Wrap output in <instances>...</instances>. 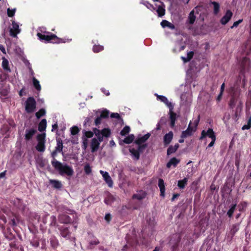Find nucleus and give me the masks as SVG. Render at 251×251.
Returning <instances> with one entry per match:
<instances>
[{
    "label": "nucleus",
    "instance_id": "f257e3e1",
    "mask_svg": "<svg viewBox=\"0 0 251 251\" xmlns=\"http://www.w3.org/2000/svg\"><path fill=\"white\" fill-rule=\"evenodd\" d=\"M39 30L41 31V32H38L37 35L41 41L57 44L69 43L72 41V39L59 38L54 34L47 32L45 31L44 27H41Z\"/></svg>",
    "mask_w": 251,
    "mask_h": 251
},
{
    "label": "nucleus",
    "instance_id": "f03ea898",
    "mask_svg": "<svg viewBox=\"0 0 251 251\" xmlns=\"http://www.w3.org/2000/svg\"><path fill=\"white\" fill-rule=\"evenodd\" d=\"M93 131L97 138L92 139L90 146L92 152H94L98 150L100 143L103 140V137H107L110 135V130L108 128H103L100 130L95 128Z\"/></svg>",
    "mask_w": 251,
    "mask_h": 251
},
{
    "label": "nucleus",
    "instance_id": "7ed1b4c3",
    "mask_svg": "<svg viewBox=\"0 0 251 251\" xmlns=\"http://www.w3.org/2000/svg\"><path fill=\"white\" fill-rule=\"evenodd\" d=\"M52 166L57 170L61 175H66L68 176H72L74 174L73 168L66 164H62L61 162L53 159L51 161Z\"/></svg>",
    "mask_w": 251,
    "mask_h": 251
},
{
    "label": "nucleus",
    "instance_id": "20e7f679",
    "mask_svg": "<svg viewBox=\"0 0 251 251\" xmlns=\"http://www.w3.org/2000/svg\"><path fill=\"white\" fill-rule=\"evenodd\" d=\"M207 137L210 138L211 140L207 148L212 147L214 145L216 140V135L212 129L209 128L207 130H203L201 131L200 139L203 140Z\"/></svg>",
    "mask_w": 251,
    "mask_h": 251
},
{
    "label": "nucleus",
    "instance_id": "39448f33",
    "mask_svg": "<svg viewBox=\"0 0 251 251\" xmlns=\"http://www.w3.org/2000/svg\"><path fill=\"white\" fill-rule=\"evenodd\" d=\"M36 106V102L33 97L28 98L25 102V110L27 113L33 112Z\"/></svg>",
    "mask_w": 251,
    "mask_h": 251
},
{
    "label": "nucleus",
    "instance_id": "423d86ee",
    "mask_svg": "<svg viewBox=\"0 0 251 251\" xmlns=\"http://www.w3.org/2000/svg\"><path fill=\"white\" fill-rule=\"evenodd\" d=\"M46 134L43 133L37 136L38 144L36 147V150L40 152H44L45 150Z\"/></svg>",
    "mask_w": 251,
    "mask_h": 251
},
{
    "label": "nucleus",
    "instance_id": "0eeeda50",
    "mask_svg": "<svg viewBox=\"0 0 251 251\" xmlns=\"http://www.w3.org/2000/svg\"><path fill=\"white\" fill-rule=\"evenodd\" d=\"M181 104L184 105H189L192 101V95L190 92H185L182 94L180 97Z\"/></svg>",
    "mask_w": 251,
    "mask_h": 251
},
{
    "label": "nucleus",
    "instance_id": "6e6552de",
    "mask_svg": "<svg viewBox=\"0 0 251 251\" xmlns=\"http://www.w3.org/2000/svg\"><path fill=\"white\" fill-rule=\"evenodd\" d=\"M20 31L19 25L15 21H12L11 27L10 28V35L13 37H16Z\"/></svg>",
    "mask_w": 251,
    "mask_h": 251
},
{
    "label": "nucleus",
    "instance_id": "1a4fd4ad",
    "mask_svg": "<svg viewBox=\"0 0 251 251\" xmlns=\"http://www.w3.org/2000/svg\"><path fill=\"white\" fill-rule=\"evenodd\" d=\"M155 95L157 97V100L163 102L169 108L170 111L173 110L174 104L171 102H170L166 97L159 95L157 94H155Z\"/></svg>",
    "mask_w": 251,
    "mask_h": 251
},
{
    "label": "nucleus",
    "instance_id": "9d476101",
    "mask_svg": "<svg viewBox=\"0 0 251 251\" xmlns=\"http://www.w3.org/2000/svg\"><path fill=\"white\" fill-rule=\"evenodd\" d=\"M100 174L102 175L103 178L104 179L105 182L107 183L109 187L113 186V181L109 176V174L107 172H105L102 170L100 171Z\"/></svg>",
    "mask_w": 251,
    "mask_h": 251
},
{
    "label": "nucleus",
    "instance_id": "9b49d317",
    "mask_svg": "<svg viewBox=\"0 0 251 251\" xmlns=\"http://www.w3.org/2000/svg\"><path fill=\"white\" fill-rule=\"evenodd\" d=\"M191 122L190 123L187 129L186 130L183 131L182 132V134L181 135V137L182 138H186L188 136H190L192 135V134L194 132H195V129H194L192 126H191Z\"/></svg>",
    "mask_w": 251,
    "mask_h": 251
},
{
    "label": "nucleus",
    "instance_id": "f8f14e48",
    "mask_svg": "<svg viewBox=\"0 0 251 251\" xmlns=\"http://www.w3.org/2000/svg\"><path fill=\"white\" fill-rule=\"evenodd\" d=\"M232 15H233V14L230 10H227L226 12L225 15L221 19V21H220L221 23L223 25H225L226 24H227L229 21V20L231 19V18L232 16Z\"/></svg>",
    "mask_w": 251,
    "mask_h": 251
},
{
    "label": "nucleus",
    "instance_id": "ddd939ff",
    "mask_svg": "<svg viewBox=\"0 0 251 251\" xmlns=\"http://www.w3.org/2000/svg\"><path fill=\"white\" fill-rule=\"evenodd\" d=\"M229 92L230 93L231 95V99L230 100L229 105L231 107L233 108L236 102V99L235 98V88L234 87H231L229 89Z\"/></svg>",
    "mask_w": 251,
    "mask_h": 251
},
{
    "label": "nucleus",
    "instance_id": "4468645a",
    "mask_svg": "<svg viewBox=\"0 0 251 251\" xmlns=\"http://www.w3.org/2000/svg\"><path fill=\"white\" fill-rule=\"evenodd\" d=\"M157 10L156 12L157 13L158 16L159 17H162L165 14V8L164 5L161 2H159V4H156L155 5Z\"/></svg>",
    "mask_w": 251,
    "mask_h": 251
},
{
    "label": "nucleus",
    "instance_id": "2eb2a0df",
    "mask_svg": "<svg viewBox=\"0 0 251 251\" xmlns=\"http://www.w3.org/2000/svg\"><path fill=\"white\" fill-rule=\"evenodd\" d=\"M174 134L172 131H170L166 134L163 137V142L165 145L169 144L173 138Z\"/></svg>",
    "mask_w": 251,
    "mask_h": 251
},
{
    "label": "nucleus",
    "instance_id": "dca6fc26",
    "mask_svg": "<svg viewBox=\"0 0 251 251\" xmlns=\"http://www.w3.org/2000/svg\"><path fill=\"white\" fill-rule=\"evenodd\" d=\"M36 132V130L34 128H30L25 130V139L29 140L32 138L33 136Z\"/></svg>",
    "mask_w": 251,
    "mask_h": 251
},
{
    "label": "nucleus",
    "instance_id": "f3484780",
    "mask_svg": "<svg viewBox=\"0 0 251 251\" xmlns=\"http://www.w3.org/2000/svg\"><path fill=\"white\" fill-rule=\"evenodd\" d=\"M60 233L62 237L67 239H70V232L69 231L67 227L63 226L60 229Z\"/></svg>",
    "mask_w": 251,
    "mask_h": 251
},
{
    "label": "nucleus",
    "instance_id": "a211bd4d",
    "mask_svg": "<svg viewBox=\"0 0 251 251\" xmlns=\"http://www.w3.org/2000/svg\"><path fill=\"white\" fill-rule=\"evenodd\" d=\"M2 67L3 70L7 72H10L11 70L9 67V61L4 57H2Z\"/></svg>",
    "mask_w": 251,
    "mask_h": 251
},
{
    "label": "nucleus",
    "instance_id": "6ab92c4d",
    "mask_svg": "<svg viewBox=\"0 0 251 251\" xmlns=\"http://www.w3.org/2000/svg\"><path fill=\"white\" fill-rule=\"evenodd\" d=\"M160 24L163 28L167 27L171 29H174L175 28L174 25L166 20H163Z\"/></svg>",
    "mask_w": 251,
    "mask_h": 251
},
{
    "label": "nucleus",
    "instance_id": "aec40b11",
    "mask_svg": "<svg viewBox=\"0 0 251 251\" xmlns=\"http://www.w3.org/2000/svg\"><path fill=\"white\" fill-rule=\"evenodd\" d=\"M129 151L131 153V154L132 156V157L134 159L138 160L139 158V152L138 151V148L137 149H135L134 148H130L129 149Z\"/></svg>",
    "mask_w": 251,
    "mask_h": 251
},
{
    "label": "nucleus",
    "instance_id": "412c9836",
    "mask_svg": "<svg viewBox=\"0 0 251 251\" xmlns=\"http://www.w3.org/2000/svg\"><path fill=\"white\" fill-rule=\"evenodd\" d=\"M158 186L160 191V195L162 197H164L165 195V185L164 183V181L162 179H159L158 180Z\"/></svg>",
    "mask_w": 251,
    "mask_h": 251
},
{
    "label": "nucleus",
    "instance_id": "4be33fe9",
    "mask_svg": "<svg viewBox=\"0 0 251 251\" xmlns=\"http://www.w3.org/2000/svg\"><path fill=\"white\" fill-rule=\"evenodd\" d=\"M170 119L171 121V126L174 127L175 125V122L176 120V113L173 112V110H169Z\"/></svg>",
    "mask_w": 251,
    "mask_h": 251
},
{
    "label": "nucleus",
    "instance_id": "5701e85b",
    "mask_svg": "<svg viewBox=\"0 0 251 251\" xmlns=\"http://www.w3.org/2000/svg\"><path fill=\"white\" fill-rule=\"evenodd\" d=\"M58 219L62 223H68L71 221L70 217L66 215H60Z\"/></svg>",
    "mask_w": 251,
    "mask_h": 251
},
{
    "label": "nucleus",
    "instance_id": "b1692460",
    "mask_svg": "<svg viewBox=\"0 0 251 251\" xmlns=\"http://www.w3.org/2000/svg\"><path fill=\"white\" fill-rule=\"evenodd\" d=\"M47 127V121L45 119H42L38 126V130L40 132L44 131Z\"/></svg>",
    "mask_w": 251,
    "mask_h": 251
},
{
    "label": "nucleus",
    "instance_id": "393cba45",
    "mask_svg": "<svg viewBox=\"0 0 251 251\" xmlns=\"http://www.w3.org/2000/svg\"><path fill=\"white\" fill-rule=\"evenodd\" d=\"M146 194L144 191H140L137 194L133 195L132 198L134 199H137L138 200H141L145 198Z\"/></svg>",
    "mask_w": 251,
    "mask_h": 251
},
{
    "label": "nucleus",
    "instance_id": "a878e982",
    "mask_svg": "<svg viewBox=\"0 0 251 251\" xmlns=\"http://www.w3.org/2000/svg\"><path fill=\"white\" fill-rule=\"evenodd\" d=\"M179 161L180 160L179 159L174 157L171 159L169 162L167 164V167L168 168H170L172 166L176 167V165L179 162Z\"/></svg>",
    "mask_w": 251,
    "mask_h": 251
},
{
    "label": "nucleus",
    "instance_id": "bb28decb",
    "mask_svg": "<svg viewBox=\"0 0 251 251\" xmlns=\"http://www.w3.org/2000/svg\"><path fill=\"white\" fill-rule=\"evenodd\" d=\"M239 225L238 224H234L232 226L229 232V234H230L231 238L237 232V231L239 230Z\"/></svg>",
    "mask_w": 251,
    "mask_h": 251
},
{
    "label": "nucleus",
    "instance_id": "cd10ccee",
    "mask_svg": "<svg viewBox=\"0 0 251 251\" xmlns=\"http://www.w3.org/2000/svg\"><path fill=\"white\" fill-rule=\"evenodd\" d=\"M115 200V198L110 194H107L104 202L107 205L111 204Z\"/></svg>",
    "mask_w": 251,
    "mask_h": 251
},
{
    "label": "nucleus",
    "instance_id": "c85d7f7f",
    "mask_svg": "<svg viewBox=\"0 0 251 251\" xmlns=\"http://www.w3.org/2000/svg\"><path fill=\"white\" fill-rule=\"evenodd\" d=\"M33 85L36 90L40 92L41 90V86L40 84L39 81L37 80L35 77H32Z\"/></svg>",
    "mask_w": 251,
    "mask_h": 251
},
{
    "label": "nucleus",
    "instance_id": "c756f323",
    "mask_svg": "<svg viewBox=\"0 0 251 251\" xmlns=\"http://www.w3.org/2000/svg\"><path fill=\"white\" fill-rule=\"evenodd\" d=\"M179 145L178 144H176L175 146H171L169 147L167 150V154L170 155L174 152H175L178 148Z\"/></svg>",
    "mask_w": 251,
    "mask_h": 251
},
{
    "label": "nucleus",
    "instance_id": "7c9ffc66",
    "mask_svg": "<svg viewBox=\"0 0 251 251\" xmlns=\"http://www.w3.org/2000/svg\"><path fill=\"white\" fill-rule=\"evenodd\" d=\"M151 134L150 133H147L141 137H139L137 140V143L139 144L143 143L146 141L150 137Z\"/></svg>",
    "mask_w": 251,
    "mask_h": 251
},
{
    "label": "nucleus",
    "instance_id": "2f4dec72",
    "mask_svg": "<svg viewBox=\"0 0 251 251\" xmlns=\"http://www.w3.org/2000/svg\"><path fill=\"white\" fill-rule=\"evenodd\" d=\"M193 55H194V52L193 51H189L187 53L186 57L182 56L181 59L184 63H186V62L190 61L193 57Z\"/></svg>",
    "mask_w": 251,
    "mask_h": 251
},
{
    "label": "nucleus",
    "instance_id": "473e14b6",
    "mask_svg": "<svg viewBox=\"0 0 251 251\" xmlns=\"http://www.w3.org/2000/svg\"><path fill=\"white\" fill-rule=\"evenodd\" d=\"M188 179L184 178L182 180H179L178 181L177 186L180 189L184 188L185 185L187 183Z\"/></svg>",
    "mask_w": 251,
    "mask_h": 251
},
{
    "label": "nucleus",
    "instance_id": "72a5a7b5",
    "mask_svg": "<svg viewBox=\"0 0 251 251\" xmlns=\"http://www.w3.org/2000/svg\"><path fill=\"white\" fill-rule=\"evenodd\" d=\"M50 183L55 188H60L62 187V184L59 181L56 180H50Z\"/></svg>",
    "mask_w": 251,
    "mask_h": 251
},
{
    "label": "nucleus",
    "instance_id": "f704fd0d",
    "mask_svg": "<svg viewBox=\"0 0 251 251\" xmlns=\"http://www.w3.org/2000/svg\"><path fill=\"white\" fill-rule=\"evenodd\" d=\"M196 17L194 15V10H192L191 11V12L189 14V17H188V21L189 23L190 24H193L194 22L195 21Z\"/></svg>",
    "mask_w": 251,
    "mask_h": 251
},
{
    "label": "nucleus",
    "instance_id": "c9c22d12",
    "mask_svg": "<svg viewBox=\"0 0 251 251\" xmlns=\"http://www.w3.org/2000/svg\"><path fill=\"white\" fill-rule=\"evenodd\" d=\"M134 139V136L133 134H130L125 138L124 142L126 144H130L133 142Z\"/></svg>",
    "mask_w": 251,
    "mask_h": 251
},
{
    "label": "nucleus",
    "instance_id": "e433bc0d",
    "mask_svg": "<svg viewBox=\"0 0 251 251\" xmlns=\"http://www.w3.org/2000/svg\"><path fill=\"white\" fill-rule=\"evenodd\" d=\"M140 3L145 5L147 8L150 9L151 10H152L155 9L152 4H150L147 1L141 0Z\"/></svg>",
    "mask_w": 251,
    "mask_h": 251
},
{
    "label": "nucleus",
    "instance_id": "4c0bfd02",
    "mask_svg": "<svg viewBox=\"0 0 251 251\" xmlns=\"http://www.w3.org/2000/svg\"><path fill=\"white\" fill-rule=\"evenodd\" d=\"M212 4L214 7V13L215 15H217L219 11L220 5L218 3L215 1L212 2Z\"/></svg>",
    "mask_w": 251,
    "mask_h": 251
},
{
    "label": "nucleus",
    "instance_id": "58836bf2",
    "mask_svg": "<svg viewBox=\"0 0 251 251\" xmlns=\"http://www.w3.org/2000/svg\"><path fill=\"white\" fill-rule=\"evenodd\" d=\"M236 206V204L232 205L229 210L227 212V215L229 217H231L233 213H234Z\"/></svg>",
    "mask_w": 251,
    "mask_h": 251
},
{
    "label": "nucleus",
    "instance_id": "ea45409f",
    "mask_svg": "<svg viewBox=\"0 0 251 251\" xmlns=\"http://www.w3.org/2000/svg\"><path fill=\"white\" fill-rule=\"evenodd\" d=\"M103 47L100 45H94L93 48V50L95 52H99L103 50Z\"/></svg>",
    "mask_w": 251,
    "mask_h": 251
},
{
    "label": "nucleus",
    "instance_id": "a19ab883",
    "mask_svg": "<svg viewBox=\"0 0 251 251\" xmlns=\"http://www.w3.org/2000/svg\"><path fill=\"white\" fill-rule=\"evenodd\" d=\"M16 10V8L10 9V8H8L7 9V15L8 16V17H13L15 15Z\"/></svg>",
    "mask_w": 251,
    "mask_h": 251
},
{
    "label": "nucleus",
    "instance_id": "79ce46f5",
    "mask_svg": "<svg viewBox=\"0 0 251 251\" xmlns=\"http://www.w3.org/2000/svg\"><path fill=\"white\" fill-rule=\"evenodd\" d=\"M46 111L44 109H41L39 111L36 113L35 115L38 119H39L42 116L45 115Z\"/></svg>",
    "mask_w": 251,
    "mask_h": 251
},
{
    "label": "nucleus",
    "instance_id": "37998d69",
    "mask_svg": "<svg viewBox=\"0 0 251 251\" xmlns=\"http://www.w3.org/2000/svg\"><path fill=\"white\" fill-rule=\"evenodd\" d=\"M130 131V127L128 126H125L123 130L121 131V134L123 136L126 135Z\"/></svg>",
    "mask_w": 251,
    "mask_h": 251
},
{
    "label": "nucleus",
    "instance_id": "c03bdc74",
    "mask_svg": "<svg viewBox=\"0 0 251 251\" xmlns=\"http://www.w3.org/2000/svg\"><path fill=\"white\" fill-rule=\"evenodd\" d=\"M200 121V116H198V118L194 120L193 123H191V124L193 125L191 126L193 127L194 129H195V130H196V128L198 125V124Z\"/></svg>",
    "mask_w": 251,
    "mask_h": 251
},
{
    "label": "nucleus",
    "instance_id": "a18cd8bd",
    "mask_svg": "<svg viewBox=\"0 0 251 251\" xmlns=\"http://www.w3.org/2000/svg\"><path fill=\"white\" fill-rule=\"evenodd\" d=\"M79 131V130L78 128L76 126H73L71 128V132L72 135H76L78 133Z\"/></svg>",
    "mask_w": 251,
    "mask_h": 251
},
{
    "label": "nucleus",
    "instance_id": "49530a36",
    "mask_svg": "<svg viewBox=\"0 0 251 251\" xmlns=\"http://www.w3.org/2000/svg\"><path fill=\"white\" fill-rule=\"evenodd\" d=\"M63 148V145L62 142H58L57 144V146L55 148V150L58 152H60L62 151Z\"/></svg>",
    "mask_w": 251,
    "mask_h": 251
},
{
    "label": "nucleus",
    "instance_id": "de8ad7c7",
    "mask_svg": "<svg viewBox=\"0 0 251 251\" xmlns=\"http://www.w3.org/2000/svg\"><path fill=\"white\" fill-rule=\"evenodd\" d=\"M84 171L86 174H89L91 172V168L89 164H86L84 168Z\"/></svg>",
    "mask_w": 251,
    "mask_h": 251
},
{
    "label": "nucleus",
    "instance_id": "09e8293b",
    "mask_svg": "<svg viewBox=\"0 0 251 251\" xmlns=\"http://www.w3.org/2000/svg\"><path fill=\"white\" fill-rule=\"evenodd\" d=\"M108 115H109V111L107 110H102L100 114V116L102 118H106L108 116Z\"/></svg>",
    "mask_w": 251,
    "mask_h": 251
},
{
    "label": "nucleus",
    "instance_id": "8fccbe9b",
    "mask_svg": "<svg viewBox=\"0 0 251 251\" xmlns=\"http://www.w3.org/2000/svg\"><path fill=\"white\" fill-rule=\"evenodd\" d=\"M247 204L246 202H241L238 205L239 210L242 211V210H243L244 208L247 206Z\"/></svg>",
    "mask_w": 251,
    "mask_h": 251
},
{
    "label": "nucleus",
    "instance_id": "3c124183",
    "mask_svg": "<svg viewBox=\"0 0 251 251\" xmlns=\"http://www.w3.org/2000/svg\"><path fill=\"white\" fill-rule=\"evenodd\" d=\"M94 134V131L92 132L90 131H85V135L87 138H91L93 136V134Z\"/></svg>",
    "mask_w": 251,
    "mask_h": 251
},
{
    "label": "nucleus",
    "instance_id": "603ef678",
    "mask_svg": "<svg viewBox=\"0 0 251 251\" xmlns=\"http://www.w3.org/2000/svg\"><path fill=\"white\" fill-rule=\"evenodd\" d=\"M50 225L51 226H54L56 225V217L54 216H52L50 218Z\"/></svg>",
    "mask_w": 251,
    "mask_h": 251
},
{
    "label": "nucleus",
    "instance_id": "864d4df0",
    "mask_svg": "<svg viewBox=\"0 0 251 251\" xmlns=\"http://www.w3.org/2000/svg\"><path fill=\"white\" fill-rule=\"evenodd\" d=\"M103 118L100 115L97 117L95 120V123L96 126L100 125L101 123V119Z\"/></svg>",
    "mask_w": 251,
    "mask_h": 251
},
{
    "label": "nucleus",
    "instance_id": "5fc2aeb1",
    "mask_svg": "<svg viewBox=\"0 0 251 251\" xmlns=\"http://www.w3.org/2000/svg\"><path fill=\"white\" fill-rule=\"evenodd\" d=\"M242 20H239L235 22L233 25L231 26V28L237 27L240 23H242Z\"/></svg>",
    "mask_w": 251,
    "mask_h": 251
},
{
    "label": "nucleus",
    "instance_id": "6e6d98bb",
    "mask_svg": "<svg viewBox=\"0 0 251 251\" xmlns=\"http://www.w3.org/2000/svg\"><path fill=\"white\" fill-rule=\"evenodd\" d=\"M187 171L188 173V175L190 174V175H192L193 174L194 171V167L192 166L191 167L187 169Z\"/></svg>",
    "mask_w": 251,
    "mask_h": 251
},
{
    "label": "nucleus",
    "instance_id": "4d7b16f0",
    "mask_svg": "<svg viewBox=\"0 0 251 251\" xmlns=\"http://www.w3.org/2000/svg\"><path fill=\"white\" fill-rule=\"evenodd\" d=\"M111 117L119 119L120 118V116L119 114L117 113H113L111 114Z\"/></svg>",
    "mask_w": 251,
    "mask_h": 251
},
{
    "label": "nucleus",
    "instance_id": "13d9d810",
    "mask_svg": "<svg viewBox=\"0 0 251 251\" xmlns=\"http://www.w3.org/2000/svg\"><path fill=\"white\" fill-rule=\"evenodd\" d=\"M251 124H248V125H244L243 126V127H242V129L243 130H245V129H249L250 127H251Z\"/></svg>",
    "mask_w": 251,
    "mask_h": 251
},
{
    "label": "nucleus",
    "instance_id": "bf43d9fd",
    "mask_svg": "<svg viewBox=\"0 0 251 251\" xmlns=\"http://www.w3.org/2000/svg\"><path fill=\"white\" fill-rule=\"evenodd\" d=\"M101 90L106 96H109L110 95V93H109L108 90H107L105 89L104 88H101Z\"/></svg>",
    "mask_w": 251,
    "mask_h": 251
},
{
    "label": "nucleus",
    "instance_id": "052dcab7",
    "mask_svg": "<svg viewBox=\"0 0 251 251\" xmlns=\"http://www.w3.org/2000/svg\"><path fill=\"white\" fill-rule=\"evenodd\" d=\"M0 50L4 54H6V50L3 45L0 44Z\"/></svg>",
    "mask_w": 251,
    "mask_h": 251
},
{
    "label": "nucleus",
    "instance_id": "680f3d73",
    "mask_svg": "<svg viewBox=\"0 0 251 251\" xmlns=\"http://www.w3.org/2000/svg\"><path fill=\"white\" fill-rule=\"evenodd\" d=\"M225 83H223L222 85L221 86V88H220V92L221 93H223L224 90H225Z\"/></svg>",
    "mask_w": 251,
    "mask_h": 251
},
{
    "label": "nucleus",
    "instance_id": "e2e57ef3",
    "mask_svg": "<svg viewBox=\"0 0 251 251\" xmlns=\"http://www.w3.org/2000/svg\"><path fill=\"white\" fill-rule=\"evenodd\" d=\"M58 127V126L57 124H54L52 125V129L51 131H53L54 130L56 129Z\"/></svg>",
    "mask_w": 251,
    "mask_h": 251
},
{
    "label": "nucleus",
    "instance_id": "0e129e2a",
    "mask_svg": "<svg viewBox=\"0 0 251 251\" xmlns=\"http://www.w3.org/2000/svg\"><path fill=\"white\" fill-rule=\"evenodd\" d=\"M105 219L107 222H109L110 220V215L109 214H106L105 216Z\"/></svg>",
    "mask_w": 251,
    "mask_h": 251
},
{
    "label": "nucleus",
    "instance_id": "69168bd1",
    "mask_svg": "<svg viewBox=\"0 0 251 251\" xmlns=\"http://www.w3.org/2000/svg\"><path fill=\"white\" fill-rule=\"evenodd\" d=\"M51 244L52 246L54 247H56L57 245V242L55 241H54L53 240H52L50 241Z\"/></svg>",
    "mask_w": 251,
    "mask_h": 251
},
{
    "label": "nucleus",
    "instance_id": "338daca9",
    "mask_svg": "<svg viewBox=\"0 0 251 251\" xmlns=\"http://www.w3.org/2000/svg\"><path fill=\"white\" fill-rule=\"evenodd\" d=\"M223 93H220V94H219V95L218 96L217 98V100L218 101H220L221 100V98H222V96L223 95Z\"/></svg>",
    "mask_w": 251,
    "mask_h": 251
},
{
    "label": "nucleus",
    "instance_id": "774afa93",
    "mask_svg": "<svg viewBox=\"0 0 251 251\" xmlns=\"http://www.w3.org/2000/svg\"><path fill=\"white\" fill-rule=\"evenodd\" d=\"M99 243V241L97 240H95L94 241L91 242V244L97 245Z\"/></svg>",
    "mask_w": 251,
    "mask_h": 251
}]
</instances>
